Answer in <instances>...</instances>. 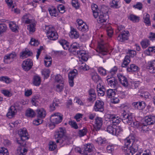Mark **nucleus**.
I'll return each instance as SVG.
<instances>
[{"label":"nucleus","mask_w":155,"mask_h":155,"mask_svg":"<svg viewBox=\"0 0 155 155\" xmlns=\"http://www.w3.org/2000/svg\"><path fill=\"white\" fill-rule=\"evenodd\" d=\"M124 145L121 148L125 155H133L138 149L139 142L134 136L130 135L124 140Z\"/></svg>","instance_id":"nucleus-1"},{"label":"nucleus","mask_w":155,"mask_h":155,"mask_svg":"<svg viewBox=\"0 0 155 155\" xmlns=\"http://www.w3.org/2000/svg\"><path fill=\"white\" fill-rule=\"evenodd\" d=\"M71 51H73L74 54H77L79 58L84 61L88 60V55L85 51L82 50L80 44L77 42L73 43L70 46Z\"/></svg>","instance_id":"nucleus-2"},{"label":"nucleus","mask_w":155,"mask_h":155,"mask_svg":"<svg viewBox=\"0 0 155 155\" xmlns=\"http://www.w3.org/2000/svg\"><path fill=\"white\" fill-rule=\"evenodd\" d=\"M43 29L47 34L48 38L51 40H55L58 38V35L54 28L51 25H45Z\"/></svg>","instance_id":"nucleus-3"},{"label":"nucleus","mask_w":155,"mask_h":155,"mask_svg":"<svg viewBox=\"0 0 155 155\" xmlns=\"http://www.w3.org/2000/svg\"><path fill=\"white\" fill-rule=\"evenodd\" d=\"M18 133L20 138L17 140V142L21 146L24 147L26 145L25 141L28 139L27 130L23 128L19 130Z\"/></svg>","instance_id":"nucleus-4"},{"label":"nucleus","mask_w":155,"mask_h":155,"mask_svg":"<svg viewBox=\"0 0 155 155\" xmlns=\"http://www.w3.org/2000/svg\"><path fill=\"white\" fill-rule=\"evenodd\" d=\"M155 123V116L149 115L146 116L144 118V121L143 122V126L142 127L143 131H148V125H152Z\"/></svg>","instance_id":"nucleus-5"},{"label":"nucleus","mask_w":155,"mask_h":155,"mask_svg":"<svg viewBox=\"0 0 155 155\" xmlns=\"http://www.w3.org/2000/svg\"><path fill=\"white\" fill-rule=\"evenodd\" d=\"M127 54L129 55L125 56L122 64V66L123 67H125L127 66L130 61V56L131 57H134L136 55V52L134 50H128Z\"/></svg>","instance_id":"nucleus-6"},{"label":"nucleus","mask_w":155,"mask_h":155,"mask_svg":"<svg viewBox=\"0 0 155 155\" xmlns=\"http://www.w3.org/2000/svg\"><path fill=\"white\" fill-rule=\"evenodd\" d=\"M62 120V117L60 113H56L51 115L50 118L51 122L53 124L54 126L55 124H58L61 122Z\"/></svg>","instance_id":"nucleus-7"},{"label":"nucleus","mask_w":155,"mask_h":155,"mask_svg":"<svg viewBox=\"0 0 155 155\" xmlns=\"http://www.w3.org/2000/svg\"><path fill=\"white\" fill-rule=\"evenodd\" d=\"M96 51L99 53V56L102 57L107 54L108 53V50L107 48V45H104L103 43H99L97 49Z\"/></svg>","instance_id":"nucleus-8"},{"label":"nucleus","mask_w":155,"mask_h":155,"mask_svg":"<svg viewBox=\"0 0 155 155\" xmlns=\"http://www.w3.org/2000/svg\"><path fill=\"white\" fill-rule=\"evenodd\" d=\"M64 130L63 128H60L56 131L54 134V138L57 143H62L63 142V137L64 134Z\"/></svg>","instance_id":"nucleus-9"},{"label":"nucleus","mask_w":155,"mask_h":155,"mask_svg":"<svg viewBox=\"0 0 155 155\" xmlns=\"http://www.w3.org/2000/svg\"><path fill=\"white\" fill-rule=\"evenodd\" d=\"M109 85L112 88L116 89L118 85V82L115 78L112 76H108L106 78Z\"/></svg>","instance_id":"nucleus-10"},{"label":"nucleus","mask_w":155,"mask_h":155,"mask_svg":"<svg viewBox=\"0 0 155 155\" xmlns=\"http://www.w3.org/2000/svg\"><path fill=\"white\" fill-rule=\"evenodd\" d=\"M17 54L14 52L7 54L4 58V62L7 64H10L16 58Z\"/></svg>","instance_id":"nucleus-11"},{"label":"nucleus","mask_w":155,"mask_h":155,"mask_svg":"<svg viewBox=\"0 0 155 155\" xmlns=\"http://www.w3.org/2000/svg\"><path fill=\"white\" fill-rule=\"evenodd\" d=\"M95 125H94L93 131H97L99 130L103 125V120L102 118L97 117L95 120Z\"/></svg>","instance_id":"nucleus-12"},{"label":"nucleus","mask_w":155,"mask_h":155,"mask_svg":"<svg viewBox=\"0 0 155 155\" xmlns=\"http://www.w3.org/2000/svg\"><path fill=\"white\" fill-rule=\"evenodd\" d=\"M33 62L32 60L30 59H27L23 61L22 67L25 71H27L31 68Z\"/></svg>","instance_id":"nucleus-13"},{"label":"nucleus","mask_w":155,"mask_h":155,"mask_svg":"<svg viewBox=\"0 0 155 155\" xmlns=\"http://www.w3.org/2000/svg\"><path fill=\"white\" fill-rule=\"evenodd\" d=\"M94 110L95 111L103 112L104 110V103L100 100H97L94 104Z\"/></svg>","instance_id":"nucleus-14"},{"label":"nucleus","mask_w":155,"mask_h":155,"mask_svg":"<svg viewBox=\"0 0 155 155\" xmlns=\"http://www.w3.org/2000/svg\"><path fill=\"white\" fill-rule=\"evenodd\" d=\"M129 36V31H124L121 32L120 33H119L117 37V39L118 41L123 42L128 39Z\"/></svg>","instance_id":"nucleus-15"},{"label":"nucleus","mask_w":155,"mask_h":155,"mask_svg":"<svg viewBox=\"0 0 155 155\" xmlns=\"http://www.w3.org/2000/svg\"><path fill=\"white\" fill-rule=\"evenodd\" d=\"M123 117L122 121L125 124H130L131 122H133L134 117L131 114H123Z\"/></svg>","instance_id":"nucleus-16"},{"label":"nucleus","mask_w":155,"mask_h":155,"mask_svg":"<svg viewBox=\"0 0 155 155\" xmlns=\"http://www.w3.org/2000/svg\"><path fill=\"white\" fill-rule=\"evenodd\" d=\"M106 117L110 120L112 121V123L115 124H119L121 121V119L120 117L116 115L107 114L106 115Z\"/></svg>","instance_id":"nucleus-17"},{"label":"nucleus","mask_w":155,"mask_h":155,"mask_svg":"<svg viewBox=\"0 0 155 155\" xmlns=\"http://www.w3.org/2000/svg\"><path fill=\"white\" fill-rule=\"evenodd\" d=\"M78 71L76 69H74L73 71H71L69 73L68 75L69 82L71 87H72L73 86L74 79L76 77Z\"/></svg>","instance_id":"nucleus-18"},{"label":"nucleus","mask_w":155,"mask_h":155,"mask_svg":"<svg viewBox=\"0 0 155 155\" xmlns=\"http://www.w3.org/2000/svg\"><path fill=\"white\" fill-rule=\"evenodd\" d=\"M97 19L99 23L105 22L109 18V16L107 14H103L102 13H99Z\"/></svg>","instance_id":"nucleus-19"},{"label":"nucleus","mask_w":155,"mask_h":155,"mask_svg":"<svg viewBox=\"0 0 155 155\" xmlns=\"http://www.w3.org/2000/svg\"><path fill=\"white\" fill-rule=\"evenodd\" d=\"M147 69L151 73H155V61H148L146 66Z\"/></svg>","instance_id":"nucleus-20"},{"label":"nucleus","mask_w":155,"mask_h":155,"mask_svg":"<svg viewBox=\"0 0 155 155\" xmlns=\"http://www.w3.org/2000/svg\"><path fill=\"white\" fill-rule=\"evenodd\" d=\"M132 105L135 109L141 110L143 109L146 105L143 101L134 102L132 103Z\"/></svg>","instance_id":"nucleus-21"},{"label":"nucleus","mask_w":155,"mask_h":155,"mask_svg":"<svg viewBox=\"0 0 155 155\" xmlns=\"http://www.w3.org/2000/svg\"><path fill=\"white\" fill-rule=\"evenodd\" d=\"M117 76L121 84L124 87H127L128 85V83L127 78L123 75L120 74H118Z\"/></svg>","instance_id":"nucleus-22"},{"label":"nucleus","mask_w":155,"mask_h":155,"mask_svg":"<svg viewBox=\"0 0 155 155\" xmlns=\"http://www.w3.org/2000/svg\"><path fill=\"white\" fill-rule=\"evenodd\" d=\"M93 149V146L91 144H87L84 145L83 148L84 154L88 155V153L91 152Z\"/></svg>","instance_id":"nucleus-23"},{"label":"nucleus","mask_w":155,"mask_h":155,"mask_svg":"<svg viewBox=\"0 0 155 155\" xmlns=\"http://www.w3.org/2000/svg\"><path fill=\"white\" fill-rule=\"evenodd\" d=\"M91 9L92 10L94 17L95 18H97L99 14V9L97 5L95 4H92L91 5Z\"/></svg>","instance_id":"nucleus-24"},{"label":"nucleus","mask_w":155,"mask_h":155,"mask_svg":"<svg viewBox=\"0 0 155 155\" xmlns=\"http://www.w3.org/2000/svg\"><path fill=\"white\" fill-rule=\"evenodd\" d=\"M97 90L98 95L100 96H103L105 94V89L103 86H101V84H99L97 85Z\"/></svg>","instance_id":"nucleus-25"},{"label":"nucleus","mask_w":155,"mask_h":155,"mask_svg":"<svg viewBox=\"0 0 155 155\" xmlns=\"http://www.w3.org/2000/svg\"><path fill=\"white\" fill-rule=\"evenodd\" d=\"M89 96L88 100L89 101H94L96 99V95L94 90L91 89L89 91Z\"/></svg>","instance_id":"nucleus-26"},{"label":"nucleus","mask_w":155,"mask_h":155,"mask_svg":"<svg viewBox=\"0 0 155 155\" xmlns=\"http://www.w3.org/2000/svg\"><path fill=\"white\" fill-rule=\"evenodd\" d=\"M37 117L42 119L44 118L46 114V111L43 108L38 109L37 110Z\"/></svg>","instance_id":"nucleus-27"},{"label":"nucleus","mask_w":155,"mask_h":155,"mask_svg":"<svg viewBox=\"0 0 155 155\" xmlns=\"http://www.w3.org/2000/svg\"><path fill=\"white\" fill-rule=\"evenodd\" d=\"M69 35L71 38L74 39L78 38L79 36V33L73 28H71Z\"/></svg>","instance_id":"nucleus-28"},{"label":"nucleus","mask_w":155,"mask_h":155,"mask_svg":"<svg viewBox=\"0 0 155 155\" xmlns=\"http://www.w3.org/2000/svg\"><path fill=\"white\" fill-rule=\"evenodd\" d=\"M48 11L51 16L58 17L59 14V12L56 8L52 7L51 8H49Z\"/></svg>","instance_id":"nucleus-29"},{"label":"nucleus","mask_w":155,"mask_h":155,"mask_svg":"<svg viewBox=\"0 0 155 155\" xmlns=\"http://www.w3.org/2000/svg\"><path fill=\"white\" fill-rule=\"evenodd\" d=\"M32 53L28 50H25L20 53V57L21 59H25L31 55Z\"/></svg>","instance_id":"nucleus-30"},{"label":"nucleus","mask_w":155,"mask_h":155,"mask_svg":"<svg viewBox=\"0 0 155 155\" xmlns=\"http://www.w3.org/2000/svg\"><path fill=\"white\" fill-rule=\"evenodd\" d=\"M29 14H25L23 16L21 19V21L23 23L26 24H29L31 23V20L30 19Z\"/></svg>","instance_id":"nucleus-31"},{"label":"nucleus","mask_w":155,"mask_h":155,"mask_svg":"<svg viewBox=\"0 0 155 155\" xmlns=\"http://www.w3.org/2000/svg\"><path fill=\"white\" fill-rule=\"evenodd\" d=\"M16 110L14 106H12L10 107L9 111L7 114V116L9 118H11L15 114Z\"/></svg>","instance_id":"nucleus-32"},{"label":"nucleus","mask_w":155,"mask_h":155,"mask_svg":"<svg viewBox=\"0 0 155 155\" xmlns=\"http://www.w3.org/2000/svg\"><path fill=\"white\" fill-rule=\"evenodd\" d=\"M129 125H130L132 127L135 128H141L143 130V129L142 128L143 125V123H140V122L138 121H134L133 120V122L130 123Z\"/></svg>","instance_id":"nucleus-33"},{"label":"nucleus","mask_w":155,"mask_h":155,"mask_svg":"<svg viewBox=\"0 0 155 155\" xmlns=\"http://www.w3.org/2000/svg\"><path fill=\"white\" fill-rule=\"evenodd\" d=\"M41 83V79L40 77L38 75H35L33 77V84L36 86H39Z\"/></svg>","instance_id":"nucleus-34"},{"label":"nucleus","mask_w":155,"mask_h":155,"mask_svg":"<svg viewBox=\"0 0 155 155\" xmlns=\"http://www.w3.org/2000/svg\"><path fill=\"white\" fill-rule=\"evenodd\" d=\"M138 67L135 64H132L127 67V70L128 72H136L138 71Z\"/></svg>","instance_id":"nucleus-35"},{"label":"nucleus","mask_w":155,"mask_h":155,"mask_svg":"<svg viewBox=\"0 0 155 155\" xmlns=\"http://www.w3.org/2000/svg\"><path fill=\"white\" fill-rule=\"evenodd\" d=\"M107 96L109 98H111L116 96V89H109L107 91Z\"/></svg>","instance_id":"nucleus-36"},{"label":"nucleus","mask_w":155,"mask_h":155,"mask_svg":"<svg viewBox=\"0 0 155 155\" xmlns=\"http://www.w3.org/2000/svg\"><path fill=\"white\" fill-rule=\"evenodd\" d=\"M9 26L11 30L14 32L18 31V27L14 21L11 22L9 24Z\"/></svg>","instance_id":"nucleus-37"},{"label":"nucleus","mask_w":155,"mask_h":155,"mask_svg":"<svg viewBox=\"0 0 155 155\" xmlns=\"http://www.w3.org/2000/svg\"><path fill=\"white\" fill-rule=\"evenodd\" d=\"M114 135L117 136L120 133L122 132L123 130L122 127L119 126H116L115 124V129H114Z\"/></svg>","instance_id":"nucleus-38"},{"label":"nucleus","mask_w":155,"mask_h":155,"mask_svg":"<svg viewBox=\"0 0 155 155\" xmlns=\"http://www.w3.org/2000/svg\"><path fill=\"white\" fill-rule=\"evenodd\" d=\"M143 18L144 20V22L147 24L148 25H150V15L146 13L144 14L143 16Z\"/></svg>","instance_id":"nucleus-39"},{"label":"nucleus","mask_w":155,"mask_h":155,"mask_svg":"<svg viewBox=\"0 0 155 155\" xmlns=\"http://www.w3.org/2000/svg\"><path fill=\"white\" fill-rule=\"evenodd\" d=\"M7 28L6 25L4 23L0 24V36L5 32Z\"/></svg>","instance_id":"nucleus-40"},{"label":"nucleus","mask_w":155,"mask_h":155,"mask_svg":"<svg viewBox=\"0 0 155 155\" xmlns=\"http://www.w3.org/2000/svg\"><path fill=\"white\" fill-rule=\"evenodd\" d=\"M99 13H102L103 14H108V9L107 7L104 5H102L99 8Z\"/></svg>","instance_id":"nucleus-41"},{"label":"nucleus","mask_w":155,"mask_h":155,"mask_svg":"<svg viewBox=\"0 0 155 155\" xmlns=\"http://www.w3.org/2000/svg\"><path fill=\"white\" fill-rule=\"evenodd\" d=\"M59 43L65 50L69 48V44L65 40H61L59 41Z\"/></svg>","instance_id":"nucleus-42"},{"label":"nucleus","mask_w":155,"mask_h":155,"mask_svg":"<svg viewBox=\"0 0 155 155\" xmlns=\"http://www.w3.org/2000/svg\"><path fill=\"white\" fill-rule=\"evenodd\" d=\"M35 24L33 23L28 26L27 29L30 33H32L35 31Z\"/></svg>","instance_id":"nucleus-43"},{"label":"nucleus","mask_w":155,"mask_h":155,"mask_svg":"<svg viewBox=\"0 0 155 155\" xmlns=\"http://www.w3.org/2000/svg\"><path fill=\"white\" fill-rule=\"evenodd\" d=\"M115 129V124L113 125H110L108 126L107 129V131L109 133L114 135V129Z\"/></svg>","instance_id":"nucleus-44"},{"label":"nucleus","mask_w":155,"mask_h":155,"mask_svg":"<svg viewBox=\"0 0 155 155\" xmlns=\"http://www.w3.org/2000/svg\"><path fill=\"white\" fill-rule=\"evenodd\" d=\"M26 115L28 117H32L35 116V113L33 110L29 109L26 110Z\"/></svg>","instance_id":"nucleus-45"},{"label":"nucleus","mask_w":155,"mask_h":155,"mask_svg":"<svg viewBox=\"0 0 155 155\" xmlns=\"http://www.w3.org/2000/svg\"><path fill=\"white\" fill-rule=\"evenodd\" d=\"M79 30L82 31L86 32L88 30V27L87 24L85 23L82 24L81 26L79 27L78 28Z\"/></svg>","instance_id":"nucleus-46"},{"label":"nucleus","mask_w":155,"mask_h":155,"mask_svg":"<svg viewBox=\"0 0 155 155\" xmlns=\"http://www.w3.org/2000/svg\"><path fill=\"white\" fill-rule=\"evenodd\" d=\"M63 83V82H61L56 85L55 89L57 91L60 92L63 90L64 88Z\"/></svg>","instance_id":"nucleus-47"},{"label":"nucleus","mask_w":155,"mask_h":155,"mask_svg":"<svg viewBox=\"0 0 155 155\" xmlns=\"http://www.w3.org/2000/svg\"><path fill=\"white\" fill-rule=\"evenodd\" d=\"M0 81L8 84L11 81V80L10 78L7 76H2L0 77Z\"/></svg>","instance_id":"nucleus-48"},{"label":"nucleus","mask_w":155,"mask_h":155,"mask_svg":"<svg viewBox=\"0 0 155 155\" xmlns=\"http://www.w3.org/2000/svg\"><path fill=\"white\" fill-rule=\"evenodd\" d=\"M141 44L142 48H145L149 45V41L147 39H144L141 41Z\"/></svg>","instance_id":"nucleus-49"},{"label":"nucleus","mask_w":155,"mask_h":155,"mask_svg":"<svg viewBox=\"0 0 155 155\" xmlns=\"http://www.w3.org/2000/svg\"><path fill=\"white\" fill-rule=\"evenodd\" d=\"M42 73L45 78H47L49 76L50 71L48 69H45L42 70Z\"/></svg>","instance_id":"nucleus-50"},{"label":"nucleus","mask_w":155,"mask_h":155,"mask_svg":"<svg viewBox=\"0 0 155 155\" xmlns=\"http://www.w3.org/2000/svg\"><path fill=\"white\" fill-rule=\"evenodd\" d=\"M118 3L116 0H113L110 3V6L114 8H118L119 7Z\"/></svg>","instance_id":"nucleus-51"},{"label":"nucleus","mask_w":155,"mask_h":155,"mask_svg":"<svg viewBox=\"0 0 155 155\" xmlns=\"http://www.w3.org/2000/svg\"><path fill=\"white\" fill-rule=\"evenodd\" d=\"M57 147V145L54 141H51L49 143V149L50 150H54Z\"/></svg>","instance_id":"nucleus-52"},{"label":"nucleus","mask_w":155,"mask_h":155,"mask_svg":"<svg viewBox=\"0 0 155 155\" xmlns=\"http://www.w3.org/2000/svg\"><path fill=\"white\" fill-rule=\"evenodd\" d=\"M98 73L101 75L105 76L107 74L106 70L102 67H99L97 68Z\"/></svg>","instance_id":"nucleus-53"},{"label":"nucleus","mask_w":155,"mask_h":155,"mask_svg":"<svg viewBox=\"0 0 155 155\" xmlns=\"http://www.w3.org/2000/svg\"><path fill=\"white\" fill-rule=\"evenodd\" d=\"M129 18L130 20L134 22H138L139 20V17L134 15H130Z\"/></svg>","instance_id":"nucleus-54"},{"label":"nucleus","mask_w":155,"mask_h":155,"mask_svg":"<svg viewBox=\"0 0 155 155\" xmlns=\"http://www.w3.org/2000/svg\"><path fill=\"white\" fill-rule=\"evenodd\" d=\"M140 95L141 97H144L146 99L149 98L151 97L150 94L148 92H142Z\"/></svg>","instance_id":"nucleus-55"},{"label":"nucleus","mask_w":155,"mask_h":155,"mask_svg":"<svg viewBox=\"0 0 155 155\" xmlns=\"http://www.w3.org/2000/svg\"><path fill=\"white\" fill-rule=\"evenodd\" d=\"M8 155V150L5 148L2 147L0 148V155Z\"/></svg>","instance_id":"nucleus-56"},{"label":"nucleus","mask_w":155,"mask_h":155,"mask_svg":"<svg viewBox=\"0 0 155 155\" xmlns=\"http://www.w3.org/2000/svg\"><path fill=\"white\" fill-rule=\"evenodd\" d=\"M28 151V150L25 147H22L18 152L17 155H25Z\"/></svg>","instance_id":"nucleus-57"},{"label":"nucleus","mask_w":155,"mask_h":155,"mask_svg":"<svg viewBox=\"0 0 155 155\" xmlns=\"http://www.w3.org/2000/svg\"><path fill=\"white\" fill-rule=\"evenodd\" d=\"M71 4L72 6L76 9L80 7V4L78 0H72Z\"/></svg>","instance_id":"nucleus-58"},{"label":"nucleus","mask_w":155,"mask_h":155,"mask_svg":"<svg viewBox=\"0 0 155 155\" xmlns=\"http://www.w3.org/2000/svg\"><path fill=\"white\" fill-rule=\"evenodd\" d=\"M68 124L71 127L74 128L75 129H78V126L76 122L74 121L71 120L69 121Z\"/></svg>","instance_id":"nucleus-59"},{"label":"nucleus","mask_w":155,"mask_h":155,"mask_svg":"<svg viewBox=\"0 0 155 155\" xmlns=\"http://www.w3.org/2000/svg\"><path fill=\"white\" fill-rule=\"evenodd\" d=\"M151 152L150 150L146 149L142 152H140L138 154H137L135 155H151Z\"/></svg>","instance_id":"nucleus-60"},{"label":"nucleus","mask_w":155,"mask_h":155,"mask_svg":"<svg viewBox=\"0 0 155 155\" xmlns=\"http://www.w3.org/2000/svg\"><path fill=\"white\" fill-rule=\"evenodd\" d=\"M87 132V130L86 128H84L82 130H80L78 132V134L80 137H83L86 135Z\"/></svg>","instance_id":"nucleus-61"},{"label":"nucleus","mask_w":155,"mask_h":155,"mask_svg":"<svg viewBox=\"0 0 155 155\" xmlns=\"http://www.w3.org/2000/svg\"><path fill=\"white\" fill-rule=\"evenodd\" d=\"M92 79L95 82L98 81L101 79L99 75L97 74H94L92 75Z\"/></svg>","instance_id":"nucleus-62"},{"label":"nucleus","mask_w":155,"mask_h":155,"mask_svg":"<svg viewBox=\"0 0 155 155\" xmlns=\"http://www.w3.org/2000/svg\"><path fill=\"white\" fill-rule=\"evenodd\" d=\"M55 79L56 81L60 83L61 82L64 83L63 78L62 76L60 74H58L56 76Z\"/></svg>","instance_id":"nucleus-63"},{"label":"nucleus","mask_w":155,"mask_h":155,"mask_svg":"<svg viewBox=\"0 0 155 155\" xmlns=\"http://www.w3.org/2000/svg\"><path fill=\"white\" fill-rule=\"evenodd\" d=\"M58 10L59 13H63L65 12V7L62 5H59L58 7Z\"/></svg>","instance_id":"nucleus-64"}]
</instances>
